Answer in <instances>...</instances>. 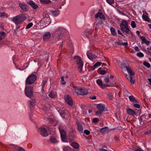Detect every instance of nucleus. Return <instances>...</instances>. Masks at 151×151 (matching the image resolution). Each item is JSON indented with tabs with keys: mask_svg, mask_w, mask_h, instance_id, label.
Masks as SVG:
<instances>
[{
	"mask_svg": "<svg viewBox=\"0 0 151 151\" xmlns=\"http://www.w3.org/2000/svg\"><path fill=\"white\" fill-rule=\"evenodd\" d=\"M121 68L123 73H125L126 77L127 79L129 80L132 83L134 84L135 79L132 76L134 75L135 73L131 68L129 66H127L126 63L124 62L121 63Z\"/></svg>",
	"mask_w": 151,
	"mask_h": 151,
	"instance_id": "1",
	"label": "nucleus"
},
{
	"mask_svg": "<svg viewBox=\"0 0 151 151\" xmlns=\"http://www.w3.org/2000/svg\"><path fill=\"white\" fill-rule=\"evenodd\" d=\"M94 17L96 19H97L98 17H99L100 19H101L99 20H97L96 22L94 23V25H95L97 27H99L103 23V22L102 19L104 20H106V18L104 16L101 12H99L96 14Z\"/></svg>",
	"mask_w": 151,
	"mask_h": 151,
	"instance_id": "2",
	"label": "nucleus"
},
{
	"mask_svg": "<svg viewBox=\"0 0 151 151\" xmlns=\"http://www.w3.org/2000/svg\"><path fill=\"white\" fill-rule=\"evenodd\" d=\"M66 30L63 28L59 27L55 30L53 35L56 39L59 40L61 39L63 36V34Z\"/></svg>",
	"mask_w": 151,
	"mask_h": 151,
	"instance_id": "3",
	"label": "nucleus"
},
{
	"mask_svg": "<svg viewBox=\"0 0 151 151\" xmlns=\"http://www.w3.org/2000/svg\"><path fill=\"white\" fill-rule=\"evenodd\" d=\"M43 18L41 21V24H42L43 26L46 27L49 25L51 22L49 15L47 14H43Z\"/></svg>",
	"mask_w": 151,
	"mask_h": 151,
	"instance_id": "4",
	"label": "nucleus"
},
{
	"mask_svg": "<svg viewBox=\"0 0 151 151\" xmlns=\"http://www.w3.org/2000/svg\"><path fill=\"white\" fill-rule=\"evenodd\" d=\"M74 61L76 62L77 65H78V69L80 72L82 71V68L83 65V63L81 58L79 56H75L73 58Z\"/></svg>",
	"mask_w": 151,
	"mask_h": 151,
	"instance_id": "5",
	"label": "nucleus"
},
{
	"mask_svg": "<svg viewBox=\"0 0 151 151\" xmlns=\"http://www.w3.org/2000/svg\"><path fill=\"white\" fill-rule=\"evenodd\" d=\"M26 19V17L22 15H18L13 18L12 21L16 24H20Z\"/></svg>",
	"mask_w": 151,
	"mask_h": 151,
	"instance_id": "6",
	"label": "nucleus"
},
{
	"mask_svg": "<svg viewBox=\"0 0 151 151\" xmlns=\"http://www.w3.org/2000/svg\"><path fill=\"white\" fill-rule=\"evenodd\" d=\"M120 27L121 30L126 34H128L130 31L128 26V23L126 21L122 22L120 25Z\"/></svg>",
	"mask_w": 151,
	"mask_h": 151,
	"instance_id": "7",
	"label": "nucleus"
},
{
	"mask_svg": "<svg viewBox=\"0 0 151 151\" xmlns=\"http://www.w3.org/2000/svg\"><path fill=\"white\" fill-rule=\"evenodd\" d=\"M37 78L36 75L32 74L27 78L25 83L26 84L30 85L33 84L36 80Z\"/></svg>",
	"mask_w": 151,
	"mask_h": 151,
	"instance_id": "8",
	"label": "nucleus"
},
{
	"mask_svg": "<svg viewBox=\"0 0 151 151\" xmlns=\"http://www.w3.org/2000/svg\"><path fill=\"white\" fill-rule=\"evenodd\" d=\"M33 87L26 86L25 89V93L26 95L30 98L33 95Z\"/></svg>",
	"mask_w": 151,
	"mask_h": 151,
	"instance_id": "9",
	"label": "nucleus"
},
{
	"mask_svg": "<svg viewBox=\"0 0 151 151\" xmlns=\"http://www.w3.org/2000/svg\"><path fill=\"white\" fill-rule=\"evenodd\" d=\"M76 93L78 94L84 95L88 94L87 90L84 88H82L81 87H77L75 89Z\"/></svg>",
	"mask_w": 151,
	"mask_h": 151,
	"instance_id": "10",
	"label": "nucleus"
},
{
	"mask_svg": "<svg viewBox=\"0 0 151 151\" xmlns=\"http://www.w3.org/2000/svg\"><path fill=\"white\" fill-rule=\"evenodd\" d=\"M97 107L99 110L96 112V115H100L105 110V106L103 104H97Z\"/></svg>",
	"mask_w": 151,
	"mask_h": 151,
	"instance_id": "11",
	"label": "nucleus"
},
{
	"mask_svg": "<svg viewBox=\"0 0 151 151\" xmlns=\"http://www.w3.org/2000/svg\"><path fill=\"white\" fill-rule=\"evenodd\" d=\"M38 132L42 136L46 137L48 135V133L46 129L43 127L38 128Z\"/></svg>",
	"mask_w": 151,
	"mask_h": 151,
	"instance_id": "12",
	"label": "nucleus"
},
{
	"mask_svg": "<svg viewBox=\"0 0 151 151\" xmlns=\"http://www.w3.org/2000/svg\"><path fill=\"white\" fill-rule=\"evenodd\" d=\"M27 3L34 10H36L39 8L37 4L32 0H29L26 1Z\"/></svg>",
	"mask_w": 151,
	"mask_h": 151,
	"instance_id": "13",
	"label": "nucleus"
},
{
	"mask_svg": "<svg viewBox=\"0 0 151 151\" xmlns=\"http://www.w3.org/2000/svg\"><path fill=\"white\" fill-rule=\"evenodd\" d=\"M65 100L67 104L70 106L73 104V101L71 97L69 95H66L65 96Z\"/></svg>",
	"mask_w": 151,
	"mask_h": 151,
	"instance_id": "14",
	"label": "nucleus"
},
{
	"mask_svg": "<svg viewBox=\"0 0 151 151\" xmlns=\"http://www.w3.org/2000/svg\"><path fill=\"white\" fill-rule=\"evenodd\" d=\"M69 136L72 139H75L77 137L76 132L74 129L71 128L69 131Z\"/></svg>",
	"mask_w": 151,
	"mask_h": 151,
	"instance_id": "15",
	"label": "nucleus"
},
{
	"mask_svg": "<svg viewBox=\"0 0 151 151\" xmlns=\"http://www.w3.org/2000/svg\"><path fill=\"white\" fill-rule=\"evenodd\" d=\"M19 6L21 9L24 12H27L29 9V6L23 3H19Z\"/></svg>",
	"mask_w": 151,
	"mask_h": 151,
	"instance_id": "16",
	"label": "nucleus"
},
{
	"mask_svg": "<svg viewBox=\"0 0 151 151\" xmlns=\"http://www.w3.org/2000/svg\"><path fill=\"white\" fill-rule=\"evenodd\" d=\"M104 82L106 83H109L110 86H114L115 83V82L114 81L112 80L111 81L108 78H104Z\"/></svg>",
	"mask_w": 151,
	"mask_h": 151,
	"instance_id": "17",
	"label": "nucleus"
},
{
	"mask_svg": "<svg viewBox=\"0 0 151 151\" xmlns=\"http://www.w3.org/2000/svg\"><path fill=\"white\" fill-rule=\"evenodd\" d=\"M51 36V33L49 32H45L43 35V40L44 41H46L48 40L50 38Z\"/></svg>",
	"mask_w": 151,
	"mask_h": 151,
	"instance_id": "18",
	"label": "nucleus"
},
{
	"mask_svg": "<svg viewBox=\"0 0 151 151\" xmlns=\"http://www.w3.org/2000/svg\"><path fill=\"white\" fill-rule=\"evenodd\" d=\"M96 83L101 88H104L106 86L109 87L110 86L109 85H103L102 81L100 79H97L96 80Z\"/></svg>",
	"mask_w": 151,
	"mask_h": 151,
	"instance_id": "19",
	"label": "nucleus"
},
{
	"mask_svg": "<svg viewBox=\"0 0 151 151\" xmlns=\"http://www.w3.org/2000/svg\"><path fill=\"white\" fill-rule=\"evenodd\" d=\"M92 31L87 29L84 32V35L88 39H90V36L91 35Z\"/></svg>",
	"mask_w": 151,
	"mask_h": 151,
	"instance_id": "20",
	"label": "nucleus"
},
{
	"mask_svg": "<svg viewBox=\"0 0 151 151\" xmlns=\"http://www.w3.org/2000/svg\"><path fill=\"white\" fill-rule=\"evenodd\" d=\"M140 39H141L142 41V42H141V44H142L145 43L147 45H148L150 44V42L149 41L147 40L145 37L144 36H142L141 37H140Z\"/></svg>",
	"mask_w": 151,
	"mask_h": 151,
	"instance_id": "21",
	"label": "nucleus"
},
{
	"mask_svg": "<svg viewBox=\"0 0 151 151\" xmlns=\"http://www.w3.org/2000/svg\"><path fill=\"white\" fill-rule=\"evenodd\" d=\"M59 129L60 131V136L61 138L63 141L66 139V132L64 130H60V128H59Z\"/></svg>",
	"mask_w": 151,
	"mask_h": 151,
	"instance_id": "22",
	"label": "nucleus"
},
{
	"mask_svg": "<svg viewBox=\"0 0 151 151\" xmlns=\"http://www.w3.org/2000/svg\"><path fill=\"white\" fill-rule=\"evenodd\" d=\"M87 55L88 58L91 60H93L96 58V55L93 54V53H90L89 52H87Z\"/></svg>",
	"mask_w": 151,
	"mask_h": 151,
	"instance_id": "23",
	"label": "nucleus"
},
{
	"mask_svg": "<svg viewBox=\"0 0 151 151\" xmlns=\"http://www.w3.org/2000/svg\"><path fill=\"white\" fill-rule=\"evenodd\" d=\"M50 13L53 16L56 17L60 14V11L58 9L51 11Z\"/></svg>",
	"mask_w": 151,
	"mask_h": 151,
	"instance_id": "24",
	"label": "nucleus"
},
{
	"mask_svg": "<svg viewBox=\"0 0 151 151\" xmlns=\"http://www.w3.org/2000/svg\"><path fill=\"white\" fill-rule=\"evenodd\" d=\"M147 115H142L139 118V121L140 124L142 125L143 124L142 123V122H143L145 120L146 118L147 117Z\"/></svg>",
	"mask_w": 151,
	"mask_h": 151,
	"instance_id": "25",
	"label": "nucleus"
},
{
	"mask_svg": "<svg viewBox=\"0 0 151 151\" xmlns=\"http://www.w3.org/2000/svg\"><path fill=\"white\" fill-rule=\"evenodd\" d=\"M127 114L132 116H134L136 115V113L133 110L130 109H128L127 110Z\"/></svg>",
	"mask_w": 151,
	"mask_h": 151,
	"instance_id": "26",
	"label": "nucleus"
},
{
	"mask_svg": "<svg viewBox=\"0 0 151 151\" xmlns=\"http://www.w3.org/2000/svg\"><path fill=\"white\" fill-rule=\"evenodd\" d=\"M145 12L146 14H143L142 15V19L145 21L149 22V21H150V19H149L148 16V14L146 12ZM143 14H144V12H143Z\"/></svg>",
	"mask_w": 151,
	"mask_h": 151,
	"instance_id": "27",
	"label": "nucleus"
},
{
	"mask_svg": "<svg viewBox=\"0 0 151 151\" xmlns=\"http://www.w3.org/2000/svg\"><path fill=\"white\" fill-rule=\"evenodd\" d=\"M78 131L81 133L83 132V126L81 124L78 122H76Z\"/></svg>",
	"mask_w": 151,
	"mask_h": 151,
	"instance_id": "28",
	"label": "nucleus"
},
{
	"mask_svg": "<svg viewBox=\"0 0 151 151\" xmlns=\"http://www.w3.org/2000/svg\"><path fill=\"white\" fill-rule=\"evenodd\" d=\"M9 145L11 148L14 151H17L20 147L13 144H11Z\"/></svg>",
	"mask_w": 151,
	"mask_h": 151,
	"instance_id": "29",
	"label": "nucleus"
},
{
	"mask_svg": "<svg viewBox=\"0 0 151 151\" xmlns=\"http://www.w3.org/2000/svg\"><path fill=\"white\" fill-rule=\"evenodd\" d=\"M50 140L53 143H56L58 142L57 138L53 136L50 137Z\"/></svg>",
	"mask_w": 151,
	"mask_h": 151,
	"instance_id": "30",
	"label": "nucleus"
},
{
	"mask_svg": "<svg viewBox=\"0 0 151 151\" xmlns=\"http://www.w3.org/2000/svg\"><path fill=\"white\" fill-rule=\"evenodd\" d=\"M40 1L41 4H49L52 3L50 0H40Z\"/></svg>",
	"mask_w": 151,
	"mask_h": 151,
	"instance_id": "31",
	"label": "nucleus"
},
{
	"mask_svg": "<svg viewBox=\"0 0 151 151\" xmlns=\"http://www.w3.org/2000/svg\"><path fill=\"white\" fill-rule=\"evenodd\" d=\"M70 145L76 149L77 150L79 149V145L76 142H73Z\"/></svg>",
	"mask_w": 151,
	"mask_h": 151,
	"instance_id": "32",
	"label": "nucleus"
},
{
	"mask_svg": "<svg viewBox=\"0 0 151 151\" xmlns=\"http://www.w3.org/2000/svg\"><path fill=\"white\" fill-rule=\"evenodd\" d=\"M108 128L107 127H105L100 129V132L102 134H104L108 130Z\"/></svg>",
	"mask_w": 151,
	"mask_h": 151,
	"instance_id": "33",
	"label": "nucleus"
},
{
	"mask_svg": "<svg viewBox=\"0 0 151 151\" xmlns=\"http://www.w3.org/2000/svg\"><path fill=\"white\" fill-rule=\"evenodd\" d=\"M98 72L101 75H104L106 73L107 71L105 70H102L101 68H99L98 70Z\"/></svg>",
	"mask_w": 151,
	"mask_h": 151,
	"instance_id": "34",
	"label": "nucleus"
},
{
	"mask_svg": "<svg viewBox=\"0 0 151 151\" xmlns=\"http://www.w3.org/2000/svg\"><path fill=\"white\" fill-rule=\"evenodd\" d=\"M49 97L52 98H54L56 96V95L55 93L53 91L51 92L48 95Z\"/></svg>",
	"mask_w": 151,
	"mask_h": 151,
	"instance_id": "35",
	"label": "nucleus"
},
{
	"mask_svg": "<svg viewBox=\"0 0 151 151\" xmlns=\"http://www.w3.org/2000/svg\"><path fill=\"white\" fill-rule=\"evenodd\" d=\"M129 100L133 102L137 103V101L135 99V98L133 96H129Z\"/></svg>",
	"mask_w": 151,
	"mask_h": 151,
	"instance_id": "36",
	"label": "nucleus"
},
{
	"mask_svg": "<svg viewBox=\"0 0 151 151\" xmlns=\"http://www.w3.org/2000/svg\"><path fill=\"white\" fill-rule=\"evenodd\" d=\"M6 35L5 32H0V40H1L3 39Z\"/></svg>",
	"mask_w": 151,
	"mask_h": 151,
	"instance_id": "37",
	"label": "nucleus"
},
{
	"mask_svg": "<svg viewBox=\"0 0 151 151\" xmlns=\"http://www.w3.org/2000/svg\"><path fill=\"white\" fill-rule=\"evenodd\" d=\"M107 98L109 100H111L113 99V95L111 93H107Z\"/></svg>",
	"mask_w": 151,
	"mask_h": 151,
	"instance_id": "38",
	"label": "nucleus"
},
{
	"mask_svg": "<svg viewBox=\"0 0 151 151\" xmlns=\"http://www.w3.org/2000/svg\"><path fill=\"white\" fill-rule=\"evenodd\" d=\"M110 31L111 32V34L114 35L115 36L116 35V32L115 31V29L113 27H111L110 28Z\"/></svg>",
	"mask_w": 151,
	"mask_h": 151,
	"instance_id": "39",
	"label": "nucleus"
},
{
	"mask_svg": "<svg viewBox=\"0 0 151 151\" xmlns=\"http://www.w3.org/2000/svg\"><path fill=\"white\" fill-rule=\"evenodd\" d=\"M101 63H102L101 62H97L94 65L93 69L94 70L95 68L101 65Z\"/></svg>",
	"mask_w": 151,
	"mask_h": 151,
	"instance_id": "40",
	"label": "nucleus"
},
{
	"mask_svg": "<svg viewBox=\"0 0 151 151\" xmlns=\"http://www.w3.org/2000/svg\"><path fill=\"white\" fill-rule=\"evenodd\" d=\"M71 150V148L69 146H65L63 148V151H70Z\"/></svg>",
	"mask_w": 151,
	"mask_h": 151,
	"instance_id": "41",
	"label": "nucleus"
},
{
	"mask_svg": "<svg viewBox=\"0 0 151 151\" xmlns=\"http://www.w3.org/2000/svg\"><path fill=\"white\" fill-rule=\"evenodd\" d=\"M48 120L53 125H55L56 124H55L56 123V121H55L54 120L51 118H49Z\"/></svg>",
	"mask_w": 151,
	"mask_h": 151,
	"instance_id": "42",
	"label": "nucleus"
},
{
	"mask_svg": "<svg viewBox=\"0 0 151 151\" xmlns=\"http://www.w3.org/2000/svg\"><path fill=\"white\" fill-rule=\"evenodd\" d=\"M30 104L31 105L34 106L35 105V99H32L29 101Z\"/></svg>",
	"mask_w": 151,
	"mask_h": 151,
	"instance_id": "43",
	"label": "nucleus"
},
{
	"mask_svg": "<svg viewBox=\"0 0 151 151\" xmlns=\"http://www.w3.org/2000/svg\"><path fill=\"white\" fill-rule=\"evenodd\" d=\"M61 83L63 85H64L66 84V82L64 81V76H62L61 77Z\"/></svg>",
	"mask_w": 151,
	"mask_h": 151,
	"instance_id": "44",
	"label": "nucleus"
},
{
	"mask_svg": "<svg viewBox=\"0 0 151 151\" xmlns=\"http://www.w3.org/2000/svg\"><path fill=\"white\" fill-rule=\"evenodd\" d=\"M144 65L146 66L147 68H149L150 66V64L149 63L146 62H145L143 63Z\"/></svg>",
	"mask_w": 151,
	"mask_h": 151,
	"instance_id": "45",
	"label": "nucleus"
},
{
	"mask_svg": "<svg viewBox=\"0 0 151 151\" xmlns=\"http://www.w3.org/2000/svg\"><path fill=\"white\" fill-rule=\"evenodd\" d=\"M5 17L7 18V14H6L4 12H2L0 13V17Z\"/></svg>",
	"mask_w": 151,
	"mask_h": 151,
	"instance_id": "46",
	"label": "nucleus"
},
{
	"mask_svg": "<svg viewBox=\"0 0 151 151\" xmlns=\"http://www.w3.org/2000/svg\"><path fill=\"white\" fill-rule=\"evenodd\" d=\"M106 1L110 5H111L114 3V0H106Z\"/></svg>",
	"mask_w": 151,
	"mask_h": 151,
	"instance_id": "47",
	"label": "nucleus"
},
{
	"mask_svg": "<svg viewBox=\"0 0 151 151\" xmlns=\"http://www.w3.org/2000/svg\"><path fill=\"white\" fill-rule=\"evenodd\" d=\"M33 24L31 22L28 24L26 27V29H28L30 28L33 26Z\"/></svg>",
	"mask_w": 151,
	"mask_h": 151,
	"instance_id": "48",
	"label": "nucleus"
},
{
	"mask_svg": "<svg viewBox=\"0 0 151 151\" xmlns=\"http://www.w3.org/2000/svg\"><path fill=\"white\" fill-rule=\"evenodd\" d=\"M131 26L133 28H135L136 27V24L134 21H132L131 22Z\"/></svg>",
	"mask_w": 151,
	"mask_h": 151,
	"instance_id": "49",
	"label": "nucleus"
},
{
	"mask_svg": "<svg viewBox=\"0 0 151 151\" xmlns=\"http://www.w3.org/2000/svg\"><path fill=\"white\" fill-rule=\"evenodd\" d=\"M47 81L46 80H43L41 84L42 87H44L45 84L47 83Z\"/></svg>",
	"mask_w": 151,
	"mask_h": 151,
	"instance_id": "50",
	"label": "nucleus"
},
{
	"mask_svg": "<svg viewBox=\"0 0 151 151\" xmlns=\"http://www.w3.org/2000/svg\"><path fill=\"white\" fill-rule=\"evenodd\" d=\"M137 55L140 57H142L144 56V54L141 52H139L137 53Z\"/></svg>",
	"mask_w": 151,
	"mask_h": 151,
	"instance_id": "51",
	"label": "nucleus"
},
{
	"mask_svg": "<svg viewBox=\"0 0 151 151\" xmlns=\"http://www.w3.org/2000/svg\"><path fill=\"white\" fill-rule=\"evenodd\" d=\"M84 133L86 135H88L90 134V131L87 130H85L84 131Z\"/></svg>",
	"mask_w": 151,
	"mask_h": 151,
	"instance_id": "52",
	"label": "nucleus"
},
{
	"mask_svg": "<svg viewBox=\"0 0 151 151\" xmlns=\"http://www.w3.org/2000/svg\"><path fill=\"white\" fill-rule=\"evenodd\" d=\"M99 121V119H98L97 118H95L93 119V122L94 123H97V122Z\"/></svg>",
	"mask_w": 151,
	"mask_h": 151,
	"instance_id": "53",
	"label": "nucleus"
},
{
	"mask_svg": "<svg viewBox=\"0 0 151 151\" xmlns=\"http://www.w3.org/2000/svg\"><path fill=\"white\" fill-rule=\"evenodd\" d=\"M134 107L138 109H139L140 108L139 105L138 104H134Z\"/></svg>",
	"mask_w": 151,
	"mask_h": 151,
	"instance_id": "54",
	"label": "nucleus"
},
{
	"mask_svg": "<svg viewBox=\"0 0 151 151\" xmlns=\"http://www.w3.org/2000/svg\"><path fill=\"white\" fill-rule=\"evenodd\" d=\"M90 99L92 100H95L96 99V97L95 96H91L89 97Z\"/></svg>",
	"mask_w": 151,
	"mask_h": 151,
	"instance_id": "55",
	"label": "nucleus"
},
{
	"mask_svg": "<svg viewBox=\"0 0 151 151\" xmlns=\"http://www.w3.org/2000/svg\"><path fill=\"white\" fill-rule=\"evenodd\" d=\"M17 151H25L24 149L21 147H19Z\"/></svg>",
	"mask_w": 151,
	"mask_h": 151,
	"instance_id": "56",
	"label": "nucleus"
},
{
	"mask_svg": "<svg viewBox=\"0 0 151 151\" xmlns=\"http://www.w3.org/2000/svg\"><path fill=\"white\" fill-rule=\"evenodd\" d=\"M28 64L27 63L24 64L23 65V69H25L28 66Z\"/></svg>",
	"mask_w": 151,
	"mask_h": 151,
	"instance_id": "57",
	"label": "nucleus"
},
{
	"mask_svg": "<svg viewBox=\"0 0 151 151\" xmlns=\"http://www.w3.org/2000/svg\"><path fill=\"white\" fill-rule=\"evenodd\" d=\"M135 151H144L141 148H138L135 149Z\"/></svg>",
	"mask_w": 151,
	"mask_h": 151,
	"instance_id": "58",
	"label": "nucleus"
},
{
	"mask_svg": "<svg viewBox=\"0 0 151 151\" xmlns=\"http://www.w3.org/2000/svg\"><path fill=\"white\" fill-rule=\"evenodd\" d=\"M122 45L125 46H127L128 45V43L127 42H122Z\"/></svg>",
	"mask_w": 151,
	"mask_h": 151,
	"instance_id": "59",
	"label": "nucleus"
},
{
	"mask_svg": "<svg viewBox=\"0 0 151 151\" xmlns=\"http://www.w3.org/2000/svg\"><path fill=\"white\" fill-rule=\"evenodd\" d=\"M145 133L146 134H148L151 133V129L150 130H149L148 131H146L145 132Z\"/></svg>",
	"mask_w": 151,
	"mask_h": 151,
	"instance_id": "60",
	"label": "nucleus"
},
{
	"mask_svg": "<svg viewBox=\"0 0 151 151\" xmlns=\"http://www.w3.org/2000/svg\"><path fill=\"white\" fill-rule=\"evenodd\" d=\"M134 50L137 51H139V49L137 47H136L134 48Z\"/></svg>",
	"mask_w": 151,
	"mask_h": 151,
	"instance_id": "61",
	"label": "nucleus"
},
{
	"mask_svg": "<svg viewBox=\"0 0 151 151\" xmlns=\"http://www.w3.org/2000/svg\"><path fill=\"white\" fill-rule=\"evenodd\" d=\"M100 151H108V150L103 148H101L100 150Z\"/></svg>",
	"mask_w": 151,
	"mask_h": 151,
	"instance_id": "62",
	"label": "nucleus"
},
{
	"mask_svg": "<svg viewBox=\"0 0 151 151\" xmlns=\"http://www.w3.org/2000/svg\"><path fill=\"white\" fill-rule=\"evenodd\" d=\"M114 139L116 140H118L119 139V137L117 136H115L114 137Z\"/></svg>",
	"mask_w": 151,
	"mask_h": 151,
	"instance_id": "63",
	"label": "nucleus"
},
{
	"mask_svg": "<svg viewBox=\"0 0 151 151\" xmlns=\"http://www.w3.org/2000/svg\"><path fill=\"white\" fill-rule=\"evenodd\" d=\"M148 80L149 82V84L151 85V78H148Z\"/></svg>",
	"mask_w": 151,
	"mask_h": 151,
	"instance_id": "64",
	"label": "nucleus"
}]
</instances>
